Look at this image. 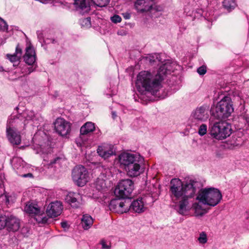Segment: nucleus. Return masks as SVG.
<instances>
[{
  "mask_svg": "<svg viewBox=\"0 0 249 249\" xmlns=\"http://www.w3.org/2000/svg\"><path fill=\"white\" fill-rule=\"evenodd\" d=\"M0 30L2 31H7L8 25L6 22L0 18Z\"/></svg>",
  "mask_w": 249,
  "mask_h": 249,
  "instance_id": "37",
  "label": "nucleus"
},
{
  "mask_svg": "<svg viewBox=\"0 0 249 249\" xmlns=\"http://www.w3.org/2000/svg\"><path fill=\"white\" fill-rule=\"evenodd\" d=\"M135 6L137 10L141 13L150 11L153 14L159 11L157 6L154 5L153 0H137L135 3Z\"/></svg>",
  "mask_w": 249,
  "mask_h": 249,
  "instance_id": "13",
  "label": "nucleus"
},
{
  "mask_svg": "<svg viewBox=\"0 0 249 249\" xmlns=\"http://www.w3.org/2000/svg\"><path fill=\"white\" fill-rule=\"evenodd\" d=\"M207 131V126L205 124H201L198 130V134L201 136H203L204 135H205Z\"/></svg>",
  "mask_w": 249,
  "mask_h": 249,
  "instance_id": "33",
  "label": "nucleus"
},
{
  "mask_svg": "<svg viewBox=\"0 0 249 249\" xmlns=\"http://www.w3.org/2000/svg\"><path fill=\"white\" fill-rule=\"evenodd\" d=\"M197 240L200 244H205L208 241V237L206 233L204 231L201 232L199 233Z\"/></svg>",
  "mask_w": 249,
  "mask_h": 249,
  "instance_id": "30",
  "label": "nucleus"
},
{
  "mask_svg": "<svg viewBox=\"0 0 249 249\" xmlns=\"http://www.w3.org/2000/svg\"><path fill=\"white\" fill-rule=\"evenodd\" d=\"M16 109H18V107H16Z\"/></svg>",
  "mask_w": 249,
  "mask_h": 249,
  "instance_id": "50",
  "label": "nucleus"
},
{
  "mask_svg": "<svg viewBox=\"0 0 249 249\" xmlns=\"http://www.w3.org/2000/svg\"><path fill=\"white\" fill-rule=\"evenodd\" d=\"M123 15L125 19H129L130 18V15L129 14L125 13Z\"/></svg>",
  "mask_w": 249,
  "mask_h": 249,
  "instance_id": "44",
  "label": "nucleus"
},
{
  "mask_svg": "<svg viewBox=\"0 0 249 249\" xmlns=\"http://www.w3.org/2000/svg\"><path fill=\"white\" fill-rule=\"evenodd\" d=\"M82 196L78 193L70 192L66 196L65 200L71 207L77 208L80 205Z\"/></svg>",
  "mask_w": 249,
  "mask_h": 249,
  "instance_id": "18",
  "label": "nucleus"
},
{
  "mask_svg": "<svg viewBox=\"0 0 249 249\" xmlns=\"http://www.w3.org/2000/svg\"><path fill=\"white\" fill-rule=\"evenodd\" d=\"M223 6L225 9L229 11H231L235 8L236 3L234 0H224Z\"/></svg>",
  "mask_w": 249,
  "mask_h": 249,
  "instance_id": "27",
  "label": "nucleus"
},
{
  "mask_svg": "<svg viewBox=\"0 0 249 249\" xmlns=\"http://www.w3.org/2000/svg\"><path fill=\"white\" fill-rule=\"evenodd\" d=\"M206 71H207L206 67L204 65L199 67L197 70V72L200 75H202L205 74L206 73Z\"/></svg>",
  "mask_w": 249,
  "mask_h": 249,
  "instance_id": "39",
  "label": "nucleus"
},
{
  "mask_svg": "<svg viewBox=\"0 0 249 249\" xmlns=\"http://www.w3.org/2000/svg\"><path fill=\"white\" fill-rule=\"evenodd\" d=\"M25 128V123L21 122L18 118H10L6 127L7 137L13 145H18L21 142L20 130Z\"/></svg>",
  "mask_w": 249,
  "mask_h": 249,
  "instance_id": "5",
  "label": "nucleus"
},
{
  "mask_svg": "<svg viewBox=\"0 0 249 249\" xmlns=\"http://www.w3.org/2000/svg\"><path fill=\"white\" fill-rule=\"evenodd\" d=\"M60 160H61V159L59 158H56L54 160H51L50 161V164H51V165H53V164L54 163H56L58 161H59Z\"/></svg>",
  "mask_w": 249,
  "mask_h": 249,
  "instance_id": "42",
  "label": "nucleus"
},
{
  "mask_svg": "<svg viewBox=\"0 0 249 249\" xmlns=\"http://www.w3.org/2000/svg\"><path fill=\"white\" fill-rule=\"evenodd\" d=\"M112 115L114 118L115 117V116H116V114H115V113H113Z\"/></svg>",
  "mask_w": 249,
  "mask_h": 249,
  "instance_id": "48",
  "label": "nucleus"
},
{
  "mask_svg": "<svg viewBox=\"0 0 249 249\" xmlns=\"http://www.w3.org/2000/svg\"><path fill=\"white\" fill-rule=\"evenodd\" d=\"M93 220L91 216L88 214L83 216L81 219V224L84 230H88L92 225Z\"/></svg>",
  "mask_w": 249,
  "mask_h": 249,
  "instance_id": "26",
  "label": "nucleus"
},
{
  "mask_svg": "<svg viewBox=\"0 0 249 249\" xmlns=\"http://www.w3.org/2000/svg\"><path fill=\"white\" fill-rule=\"evenodd\" d=\"M97 151L98 155L105 160L115 154L114 146L108 144H103L99 146Z\"/></svg>",
  "mask_w": 249,
  "mask_h": 249,
  "instance_id": "16",
  "label": "nucleus"
},
{
  "mask_svg": "<svg viewBox=\"0 0 249 249\" xmlns=\"http://www.w3.org/2000/svg\"><path fill=\"white\" fill-rule=\"evenodd\" d=\"M54 125L56 132L61 136H66L71 131V124L63 118H57Z\"/></svg>",
  "mask_w": 249,
  "mask_h": 249,
  "instance_id": "15",
  "label": "nucleus"
},
{
  "mask_svg": "<svg viewBox=\"0 0 249 249\" xmlns=\"http://www.w3.org/2000/svg\"><path fill=\"white\" fill-rule=\"evenodd\" d=\"M74 4L76 10L81 14L90 10V4L87 0H75Z\"/></svg>",
  "mask_w": 249,
  "mask_h": 249,
  "instance_id": "24",
  "label": "nucleus"
},
{
  "mask_svg": "<svg viewBox=\"0 0 249 249\" xmlns=\"http://www.w3.org/2000/svg\"><path fill=\"white\" fill-rule=\"evenodd\" d=\"M61 226L65 228H66L68 226L67 223L66 222H62L61 223Z\"/></svg>",
  "mask_w": 249,
  "mask_h": 249,
  "instance_id": "45",
  "label": "nucleus"
},
{
  "mask_svg": "<svg viewBox=\"0 0 249 249\" xmlns=\"http://www.w3.org/2000/svg\"><path fill=\"white\" fill-rule=\"evenodd\" d=\"M5 222L6 226L10 231H16L19 228V220L13 215H10V216H6V220H5Z\"/></svg>",
  "mask_w": 249,
  "mask_h": 249,
  "instance_id": "21",
  "label": "nucleus"
},
{
  "mask_svg": "<svg viewBox=\"0 0 249 249\" xmlns=\"http://www.w3.org/2000/svg\"><path fill=\"white\" fill-rule=\"evenodd\" d=\"M170 196L175 203L178 202L177 211L181 214L185 215L190 210L189 202L185 197L183 183L179 178H173L170 181Z\"/></svg>",
  "mask_w": 249,
  "mask_h": 249,
  "instance_id": "2",
  "label": "nucleus"
},
{
  "mask_svg": "<svg viewBox=\"0 0 249 249\" xmlns=\"http://www.w3.org/2000/svg\"><path fill=\"white\" fill-rule=\"evenodd\" d=\"M24 210L26 213L35 216V219L38 223L45 224L48 222V218L43 211H41L37 204L29 202L26 205Z\"/></svg>",
  "mask_w": 249,
  "mask_h": 249,
  "instance_id": "9",
  "label": "nucleus"
},
{
  "mask_svg": "<svg viewBox=\"0 0 249 249\" xmlns=\"http://www.w3.org/2000/svg\"><path fill=\"white\" fill-rule=\"evenodd\" d=\"M94 185L95 187L99 191L103 190L106 187L105 180L103 179L97 178Z\"/></svg>",
  "mask_w": 249,
  "mask_h": 249,
  "instance_id": "29",
  "label": "nucleus"
},
{
  "mask_svg": "<svg viewBox=\"0 0 249 249\" xmlns=\"http://www.w3.org/2000/svg\"><path fill=\"white\" fill-rule=\"evenodd\" d=\"M35 70V68H33L32 67H27L25 71H23V72H25L26 74H29L33 71H34Z\"/></svg>",
  "mask_w": 249,
  "mask_h": 249,
  "instance_id": "41",
  "label": "nucleus"
},
{
  "mask_svg": "<svg viewBox=\"0 0 249 249\" xmlns=\"http://www.w3.org/2000/svg\"><path fill=\"white\" fill-rule=\"evenodd\" d=\"M202 187L201 182L196 179H187L183 183L184 193L185 197L189 201V199L193 198Z\"/></svg>",
  "mask_w": 249,
  "mask_h": 249,
  "instance_id": "10",
  "label": "nucleus"
},
{
  "mask_svg": "<svg viewBox=\"0 0 249 249\" xmlns=\"http://www.w3.org/2000/svg\"><path fill=\"white\" fill-rule=\"evenodd\" d=\"M95 129L94 124L89 122L85 123L80 128V134L85 135L93 132Z\"/></svg>",
  "mask_w": 249,
  "mask_h": 249,
  "instance_id": "25",
  "label": "nucleus"
},
{
  "mask_svg": "<svg viewBox=\"0 0 249 249\" xmlns=\"http://www.w3.org/2000/svg\"><path fill=\"white\" fill-rule=\"evenodd\" d=\"M54 42H55V40L53 39V43H54Z\"/></svg>",
  "mask_w": 249,
  "mask_h": 249,
  "instance_id": "49",
  "label": "nucleus"
},
{
  "mask_svg": "<svg viewBox=\"0 0 249 249\" xmlns=\"http://www.w3.org/2000/svg\"><path fill=\"white\" fill-rule=\"evenodd\" d=\"M24 61L29 65H33L36 61L35 51L32 46L26 48V52L23 56Z\"/></svg>",
  "mask_w": 249,
  "mask_h": 249,
  "instance_id": "20",
  "label": "nucleus"
},
{
  "mask_svg": "<svg viewBox=\"0 0 249 249\" xmlns=\"http://www.w3.org/2000/svg\"><path fill=\"white\" fill-rule=\"evenodd\" d=\"M37 35L38 38L40 40H41V39H43V35L41 31H37Z\"/></svg>",
  "mask_w": 249,
  "mask_h": 249,
  "instance_id": "43",
  "label": "nucleus"
},
{
  "mask_svg": "<svg viewBox=\"0 0 249 249\" xmlns=\"http://www.w3.org/2000/svg\"><path fill=\"white\" fill-rule=\"evenodd\" d=\"M11 117H12V118L14 117L19 118L22 123H25V126L27 123L26 122L30 120L33 121L36 120L35 112L31 110H26L21 115H19L18 117L11 116Z\"/></svg>",
  "mask_w": 249,
  "mask_h": 249,
  "instance_id": "23",
  "label": "nucleus"
},
{
  "mask_svg": "<svg viewBox=\"0 0 249 249\" xmlns=\"http://www.w3.org/2000/svg\"><path fill=\"white\" fill-rule=\"evenodd\" d=\"M96 5L99 7H105L107 6L110 1V0H91Z\"/></svg>",
  "mask_w": 249,
  "mask_h": 249,
  "instance_id": "31",
  "label": "nucleus"
},
{
  "mask_svg": "<svg viewBox=\"0 0 249 249\" xmlns=\"http://www.w3.org/2000/svg\"><path fill=\"white\" fill-rule=\"evenodd\" d=\"M160 56L159 54H154V55L149 56V61L151 63H157V62H160Z\"/></svg>",
  "mask_w": 249,
  "mask_h": 249,
  "instance_id": "34",
  "label": "nucleus"
},
{
  "mask_svg": "<svg viewBox=\"0 0 249 249\" xmlns=\"http://www.w3.org/2000/svg\"><path fill=\"white\" fill-rule=\"evenodd\" d=\"M177 66L175 62L167 60L160 66L157 74L154 75L147 71L140 72L136 82L137 89L140 92L144 90L151 92L152 95H157L164 77L176 69Z\"/></svg>",
  "mask_w": 249,
  "mask_h": 249,
  "instance_id": "1",
  "label": "nucleus"
},
{
  "mask_svg": "<svg viewBox=\"0 0 249 249\" xmlns=\"http://www.w3.org/2000/svg\"><path fill=\"white\" fill-rule=\"evenodd\" d=\"M134 189V183L130 179L121 180L115 189L114 194L119 198H129Z\"/></svg>",
  "mask_w": 249,
  "mask_h": 249,
  "instance_id": "8",
  "label": "nucleus"
},
{
  "mask_svg": "<svg viewBox=\"0 0 249 249\" xmlns=\"http://www.w3.org/2000/svg\"><path fill=\"white\" fill-rule=\"evenodd\" d=\"M145 209L144 201L142 198H139L137 200H134L131 204H129V210H132L136 213H142Z\"/></svg>",
  "mask_w": 249,
  "mask_h": 249,
  "instance_id": "22",
  "label": "nucleus"
},
{
  "mask_svg": "<svg viewBox=\"0 0 249 249\" xmlns=\"http://www.w3.org/2000/svg\"><path fill=\"white\" fill-rule=\"evenodd\" d=\"M0 30L2 31H7L8 25L6 22L0 18Z\"/></svg>",
  "mask_w": 249,
  "mask_h": 249,
  "instance_id": "36",
  "label": "nucleus"
},
{
  "mask_svg": "<svg viewBox=\"0 0 249 249\" xmlns=\"http://www.w3.org/2000/svg\"><path fill=\"white\" fill-rule=\"evenodd\" d=\"M111 21L114 23H119L121 21L122 18L119 15H115L110 18Z\"/></svg>",
  "mask_w": 249,
  "mask_h": 249,
  "instance_id": "38",
  "label": "nucleus"
},
{
  "mask_svg": "<svg viewBox=\"0 0 249 249\" xmlns=\"http://www.w3.org/2000/svg\"><path fill=\"white\" fill-rule=\"evenodd\" d=\"M6 216L0 214V230L3 229L6 226Z\"/></svg>",
  "mask_w": 249,
  "mask_h": 249,
  "instance_id": "35",
  "label": "nucleus"
},
{
  "mask_svg": "<svg viewBox=\"0 0 249 249\" xmlns=\"http://www.w3.org/2000/svg\"><path fill=\"white\" fill-rule=\"evenodd\" d=\"M222 198V194L218 189L208 187L201 189L196 199L203 204L214 207L220 202Z\"/></svg>",
  "mask_w": 249,
  "mask_h": 249,
  "instance_id": "4",
  "label": "nucleus"
},
{
  "mask_svg": "<svg viewBox=\"0 0 249 249\" xmlns=\"http://www.w3.org/2000/svg\"><path fill=\"white\" fill-rule=\"evenodd\" d=\"M233 107L230 97H224L215 106L211 107L212 116L218 120L225 119L231 116Z\"/></svg>",
  "mask_w": 249,
  "mask_h": 249,
  "instance_id": "6",
  "label": "nucleus"
},
{
  "mask_svg": "<svg viewBox=\"0 0 249 249\" xmlns=\"http://www.w3.org/2000/svg\"><path fill=\"white\" fill-rule=\"evenodd\" d=\"M100 244L102 245V248L103 249H109L111 247L110 246L107 245L106 241L104 239L101 240Z\"/></svg>",
  "mask_w": 249,
  "mask_h": 249,
  "instance_id": "40",
  "label": "nucleus"
},
{
  "mask_svg": "<svg viewBox=\"0 0 249 249\" xmlns=\"http://www.w3.org/2000/svg\"><path fill=\"white\" fill-rule=\"evenodd\" d=\"M22 54V49L18 44L16 47L15 53L13 54H7L6 57L11 62L13 63L14 67H17L19 64Z\"/></svg>",
  "mask_w": 249,
  "mask_h": 249,
  "instance_id": "19",
  "label": "nucleus"
},
{
  "mask_svg": "<svg viewBox=\"0 0 249 249\" xmlns=\"http://www.w3.org/2000/svg\"><path fill=\"white\" fill-rule=\"evenodd\" d=\"M210 133L213 138L222 140L230 136L231 133V125L225 122H218L211 124Z\"/></svg>",
  "mask_w": 249,
  "mask_h": 249,
  "instance_id": "7",
  "label": "nucleus"
},
{
  "mask_svg": "<svg viewBox=\"0 0 249 249\" xmlns=\"http://www.w3.org/2000/svg\"><path fill=\"white\" fill-rule=\"evenodd\" d=\"M200 202L198 203H195L193 205V207L194 209L195 210L196 213L197 214L202 215L205 213L206 211L203 208L202 206L199 204Z\"/></svg>",
  "mask_w": 249,
  "mask_h": 249,
  "instance_id": "28",
  "label": "nucleus"
},
{
  "mask_svg": "<svg viewBox=\"0 0 249 249\" xmlns=\"http://www.w3.org/2000/svg\"><path fill=\"white\" fill-rule=\"evenodd\" d=\"M81 25L82 27L89 28L91 26L90 18L88 17L82 19L80 21Z\"/></svg>",
  "mask_w": 249,
  "mask_h": 249,
  "instance_id": "32",
  "label": "nucleus"
},
{
  "mask_svg": "<svg viewBox=\"0 0 249 249\" xmlns=\"http://www.w3.org/2000/svg\"><path fill=\"white\" fill-rule=\"evenodd\" d=\"M62 205L60 201H56L51 203L48 206L46 213L51 217L59 215L62 211Z\"/></svg>",
  "mask_w": 249,
  "mask_h": 249,
  "instance_id": "17",
  "label": "nucleus"
},
{
  "mask_svg": "<svg viewBox=\"0 0 249 249\" xmlns=\"http://www.w3.org/2000/svg\"><path fill=\"white\" fill-rule=\"evenodd\" d=\"M209 107L203 105L196 107L191 115V119L193 123H197L206 121L209 117Z\"/></svg>",
  "mask_w": 249,
  "mask_h": 249,
  "instance_id": "12",
  "label": "nucleus"
},
{
  "mask_svg": "<svg viewBox=\"0 0 249 249\" xmlns=\"http://www.w3.org/2000/svg\"><path fill=\"white\" fill-rule=\"evenodd\" d=\"M129 202L124 200H121L120 199L111 200L109 207L111 211L117 213H124L129 211Z\"/></svg>",
  "mask_w": 249,
  "mask_h": 249,
  "instance_id": "14",
  "label": "nucleus"
},
{
  "mask_svg": "<svg viewBox=\"0 0 249 249\" xmlns=\"http://www.w3.org/2000/svg\"><path fill=\"white\" fill-rule=\"evenodd\" d=\"M119 162L124 166L129 177H135L142 172V164L143 159L139 155L123 153L119 156Z\"/></svg>",
  "mask_w": 249,
  "mask_h": 249,
  "instance_id": "3",
  "label": "nucleus"
},
{
  "mask_svg": "<svg viewBox=\"0 0 249 249\" xmlns=\"http://www.w3.org/2000/svg\"><path fill=\"white\" fill-rule=\"evenodd\" d=\"M4 71V70H3V68L2 67H0V71Z\"/></svg>",
  "mask_w": 249,
  "mask_h": 249,
  "instance_id": "47",
  "label": "nucleus"
},
{
  "mask_svg": "<svg viewBox=\"0 0 249 249\" xmlns=\"http://www.w3.org/2000/svg\"><path fill=\"white\" fill-rule=\"evenodd\" d=\"M74 182L79 186H83L88 181L89 175L85 167L78 165L74 167L72 172Z\"/></svg>",
  "mask_w": 249,
  "mask_h": 249,
  "instance_id": "11",
  "label": "nucleus"
},
{
  "mask_svg": "<svg viewBox=\"0 0 249 249\" xmlns=\"http://www.w3.org/2000/svg\"><path fill=\"white\" fill-rule=\"evenodd\" d=\"M23 177H24V178H27V177H33V175L31 173H28V174H24L23 175Z\"/></svg>",
  "mask_w": 249,
  "mask_h": 249,
  "instance_id": "46",
  "label": "nucleus"
}]
</instances>
